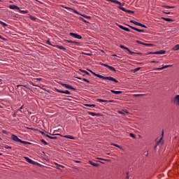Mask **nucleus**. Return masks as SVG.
<instances>
[{"mask_svg": "<svg viewBox=\"0 0 179 179\" xmlns=\"http://www.w3.org/2000/svg\"><path fill=\"white\" fill-rule=\"evenodd\" d=\"M92 73L94 76H95L96 77H98V78H99L101 79L106 80H109V81H113V82H114L115 83H118V81L116 79H115L114 78H113V77H104L103 76H101V75H99V74H96V73H94V72H92Z\"/></svg>", "mask_w": 179, "mask_h": 179, "instance_id": "1", "label": "nucleus"}, {"mask_svg": "<svg viewBox=\"0 0 179 179\" xmlns=\"http://www.w3.org/2000/svg\"><path fill=\"white\" fill-rule=\"evenodd\" d=\"M69 35L77 39H82V36L80 35H78V34H74L73 32H70Z\"/></svg>", "mask_w": 179, "mask_h": 179, "instance_id": "2", "label": "nucleus"}, {"mask_svg": "<svg viewBox=\"0 0 179 179\" xmlns=\"http://www.w3.org/2000/svg\"><path fill=\"white\" fill-rule=\"evenodd\" d=\"M125 25H127V27H130L131 29L138 31V32H144L143 29H138V28H135V27H131V25H129L128 24H125Z\"/></svg>", "mask_w": 179, "mask_h": 179, "instance_id": "3", "label": "nucleus"}, {"mask_svg": "<svg viewBox=\"0 0 179 179\" xmlns=\"http://www.w3.org/2000/svg\"><path fill=\"white\" fill-rule=\"evenodd\" d=\"M100 65L108 68L109 70H110L112 71H115V68H113L112 66H108V65H107L106 64L100 63Z\"/></svg>", "mask_w": 179, "mask_h": 179, "instance_id": "4", "label": "nucleus"}, {"mask_svg": "<svg viewBox=\"0 0 179 179\" xmlns=\"http://www.w3.org/2000/svg\"><path fill=\"white\" fill-rule=\"evenodd\" d=\"M55 91L57 92L58 93H62V94H71V92L66 90V91H62L60 90H58L57 88H55Z\"/></svg>", "mask_w": 179, "mask_h": 179, "instance_id": "5", "label": "nucleus"}, {"mask_svg": "<svg viewBox=\"0 0 179 179\" xmlns=\"http://www.w3.org/2000/svg\"><path fill=\"white\" fill-rule=\"evenodd\" d=\"M11 138H12L14 141H15V142H20V143L22 142V140L20 139L17 136H15V135H14V134H13V135L11 136Z\"/></svg>", "mask_w": 179, "mask_h": 179, "instance_id": "6", "label": "nucleus"}, {"mask_svg": "<svg viewBox=\"0 0 179 179\" xmlns=\"http://www.w3.org/2000/svg\"><path fill=\"white\" fill-rule=\"evenodd\" d=\"M60 85H62L63 87L67 88V89H70V90H76L71 85H69L68 84H64V83H61Z\"/></svg>", "mask_w": 179, "mask_h": 179, "instance_id": "7", "label": "nucleus"}, {"mask_svg": "<svg viewBox=\"0 0 179 179\" xmlns=\"http://www.w3.org/2000/svg\"><path fill=\"white\" fill-rule=\"evenodd\" d=\"M66 43H71V46L73 45V44H76L78 45H80V43L79 42H76L75 41H68V40H66L64 41Z\"/></svg>", "mask_w": 179, "mask_h": 179, "instance_id": "8", "label": "nucleus"}, {"mask_svg": "<svg viewBox=\"0 0 179 179\" xmlns=\"http://www.w3.org/2000/svg\"><path fill=\"white\" fill-rule=\"evenodd\" d=\"M119 8L124 11V12H126L127 13H134V11H131V10H126V8H124V7H119Z\"/></svg>", "mask_w": 179, "mask_h": 179, "instance_id": "9", "label": "nucleus"}, {"mask_svg": "<svg viewBox=\"0 0 179 179\" xmlns=\"http://www.w3.org/2000/svg\"><path fill=\"white\" fill-rule=\"evenodd\" d=\"M9 8L10 9H12V10H20V7H17V6H15V4H11L10 6H9Z\"/></svg>", "mask_w": 179, "mask_h": 179, "instance_id": "10", "label": "nucleus"}, {"mask_svg": "<svg viewBox=\"0 0 179 179\" xmlns=\"http://www.w3.org/2000/svg\"><path fill=\"white\" fill-rule=\"evenodd\" d=\"M96 101H99V102H105V103H113V102H114L113 100L107 101V100L101 99H96Z\"/></svg>", "mask_w": 179, "mask_h": 179, "instance_id": "11", "label": "nucleus"}, {"mask_svg": "<svg viewBox=\"0 0 179 179\" xmlns=\"http://www.w3.org/2000/svg\"><path fill=\"white\" fill-rule=\"evenodd\" d=\"M171 66H172L171 65H166V66H163L162 68H157V69H155L154 70L155 71H162L163 69H167V68H170Z\"/></svg>", "mask_w": 179, "mask_h": 179, "instance_id": "12", "label": "nucleus"}, {"mask_svg": "<svg viewBox=\"0 0 179 179\" xmlns=\"http://www.w3.org/2000/svg\"><path fill=\"white\" fill-rule=\"evenodd\" d=\"M24 159H26V161L30 164H36V162H35L34 161H33L32 159H29V157H24Z\"/></svg>", "mask_w": 179, "mask_h": 179, "instance_id": "13", "label": "nucleus"}, {"mask_svg": "<svg viewBox=\"0 0 179 179\" xmlns=\"http://www.w3.org/2000/svg\"><path fill=\"white\" fill-rule=\"evenodd\" d=\"M117 27L120 28L122 30H124L125 31H130V29L129 28H126V27H123V25H120L119 24H117Z\"/></svg>", "mask_w": 179, "mask_h": 179, "instance_id": "14", "label": "nucleus"}, {"mask_svg": "<svg viewBox=\"0 0 179 179\" xmlns=\"http://www.w3.org/2000/svg\"><path fill=\"white\" fill-rule=\"evenodd\" d=\"M106 1H110V2H112V3H113L120 5V6L122 5V3H120V1H117V0H106Z\"/></svg>", "mask_w": 179, "mask_h": 179, "instance_id": "15", "label": "nucleus"}, {"mask_svg": "<svg viewBox=\"0 0 179 179\" xmlns=\"http://www.w3.org/2000/svg\"><path fill=\"white\" fill-rule=\"evenodd\" d=\"M64 8L68 10H73V12L77 15H80L78 11H76V10H73V8H71V7H64Z\"/></svg>", "mask_w": 179, "mask_h": 179, "instance_id": "16", "label": "nucleus"}, {"mask_svg": "<svg viewBox=\"0 0 179 179\" xmlns=\"http://www.w3.org/2000/svg\"><path fill=\"white\" fill-rule=\"evenodd\" d=\"M126 50L129 52V55H141V53H139V52H131L129 48H126Z\"/></svg>", "mask_w": 179, "mask_h": 179, "instance_id": "17", "label": "nucleus"}, {"mask_svg": "<svg viewBox=\"0 0 179 179\" xmlns=\"http://www.w3.org/2000/svg\"><path fill=\"white\" fill-rule=\"evenodd\" d=\"M166 53L165 50H159L157 52H154V55H164Z\"/></svg>", "mask_w": 179, "mask_h": 179, "instance_id": "18", "label": "nucleus"}, {"mask_svg": "<svg viewBox=\"0 0 179 179\" xmlns=\"http://www.w3.org/2000/svg\"><path fill=\"white\" fill-rule=\"evenodd\" d=\"M130 22L133 23L137 26H140L141 25V22H137V21H134V20H130Z\"/></svg>", "mask_w": 179, "mask_h": 179, "instance_id": "19", "label": "nucleus"}, {"mask_svg": "<svg viewBox=\"0 0 179 179\" xmlns=\"http://www.w3.org/2000/svg\"><path fill=\"white\" fill-rule=\"evenodd\" d=\"M88 114L92 117H94V116H99L100 114H97V113H92V112H88Z\"/></svg>", "mask_w": 179, "mask_h": 179, "instance_id": "20", "label": "nucleus"}, {"mask_svg": "<svg viewBox=\"0 0 179 179\" xmlns=\"http://www.w3.org/2000/svg\"><path fill=\"white\" fill-rule=\"evenodd\" d=\"M65 138H69V139H71V140H75V137L72 136H69V135H66V136H63Z\"/></svg>", "mask_w": 179, "mask_h": 179, "instance_id": "21", "label": "nucleus"}, {"mask_svg": "<svg viewBox=\"0 0 179 179\" xmlns=\"http://www.w3.org/2000/svg\"><path fill=\"white\" fill-rule=\"evenodd\" d=\"M89 164H90L91 165H92V166H95V167L99 166V164L94 163V162H92V161H89Z\"/></svg>", "mask_w": 179, "mask_h": 179, "instance_id": "22", "label": "nucleus"}, {"mask_svg": "<svg viewBox=\"0 0 179 179\" xmlns=\"http://www.w3.org/2000/svg\"><path fill=\"white\" fill-rule=\"evenodd\" d=\"M110 92H111L112 93H113V94H122V92H121V91H114V90H111Z\"/></svg>", "mask_w": 179, "mask_h": 179, "instance_id": "23", "label": "nucleus"}, {"mask_svg": "<svg viewBox=\"0 0 179 179\" xmlns=\"http://www.w3.org/2000/svg\"><path fill=\"white\" fill-rule=\"evenodd\" d=\"M172 50L173 51L179 50V45H175V47L172 48Z\"/></svg>", "mask_w": 179, "mask_h": 179, "instance_id": "24", "label": "nucleus"}, {"mask_svg": "<svg viewBox=\"0 0 179 179\" xmlns=\"http://www.w3.org/2000/svg\"><path fill=\"white\" fill-rule=\"evenodd\" d=\"M174 102H177L179 104V95L176 96L174 98Z\"/></svg>", "mask_w": 179, "mask_h": 179, "instance_id": "25", "label": "nucleus"}, {"mask_svg": "<svg viewBox=\"0 0 179 179\" xmlns=\"http://www.w3.org/2000/svg\"><path fill=\"white\" fill-rule=\"evenodd\" d=\"M120 114H122V115H126L128 113V112L125 110H120L118 112Z\"/></svg>", "mask_w": 179, "mask_h": 179, "instance_id": "26", "label": "nucleus"}, {"mask_svg": "<svg viewBox=\"0 0 179 179\" xmlns=\"http://www.w3.org/2000/svg\"><path fill=\"white\" fill-rule=\"evenodd\" d=\"M0 24H1L3 27H8V24H6V22H3V21L0 20Z\"/></svg>", "mask_w": 179, "mask_h": 179, "instance_id": "27", "label": "nucleus"}, {"mask_svg": "<svg viewBox=\"0 0 179 179\" xmlns=\"http://www.w3.org/2000/svg\"><path fill=\"white\" fill-rule=\"evenodd\" d=\"M164 8L165 9H172V8H174V7H171V6H164Z\"/></svg>", "mask_w": 179, "mask_h": 179, "instance_id": "28", "label": "nucleus"}, {"mask_svg": "<svg viewBox=\"0 0 179 179\" xmlns=\"http://www.w3.org/2000/svg\"><path fill=\"white\" fill-rule=\"evenodd\" d=\"M22 143L24 144V145H31V143H29V142H27V141H21Z\"/></svg>", "mask_w": 179, "mask_h": 179, "instance_id": "29", "label": "nucleus"}, {"mask_svg": "<svg viewBox=\"0 0 179 179\" xmlns=\"http://www.w3.org/2000/svg\"><path fill=\"white\" fill-rule=\"evenodd\" d=\"M143 45L146 47H152L153 45L152 43H143Z\"/></svg>", "mask_w": 179, "mask_h": 179, "instance_id": "30", "label": "nucleus"}, {"mask_svg": "<svg viewBox=\"0 0 179 179\" xmlns=\"http://www.w3.org/2000/svg\"><path fill=\"white\" fill-rule=\"evenodd\" d=\"M85 106L87 107H96V105L94 104H85Z\"/></svg>", "mask_w": 179, "mask_h": 179, "instance_id": "31", "label": "nucleus"}, {"mask_svg": "<svg viewBox=\"0 0 179 179\" xmlns=\"http://www.w3.org/2000/svg\"><path fill=\"white\" fill-rule=\"evenodd\" d=\"M164 20H165L166 22H172L173 20H171V18H163Z\"/></svg>", "mask_w": 179, "mask_h": 179, "instance_id": "32", "label": "nucleus"}, {"mask_svg": "<svg viewBox=\"0 0 179 179\" xmlns=\"http://www.w3.org/2000/svg\"><path fill=\"white\" fill-rule=\"evenodd\" d=\"M22 13H28V10H21L20 8V10H19Z\"/></svg>", "mask_w": 179, "mask_h": 179, "instance_id": "33", "label": "nucleus"}, {"mask_svg": "<svg viewBox=\"0 0 179 179\" xmlns=\"http://www.w3.org/2000/svg\"><path fill=\"white\" fill-rule=\"evenodd\" d=\"M80 71H81L82 73H85V74L87 75V76L90 75V74L89 73V72H87V71H85V70H80Z\"/></svg>", "mask_w": 179, "mask_h": 179, "instance_id": "34", "label": "nucleus"}, {"mask_svg": "<svg viewBox=\"0 0 179 179\" xmlns=\"http://www.w3.org/2000/svg\"><path fill=\"white\" fill-rule=\"evenodd\" d=\"M57 48L59 50H66V49H65V48H64V46H57Z\"/></svg>", "mask_w": 179, "mask_h": 179, "instance_id": "35", "label": "nucleus"}, {"mask_svg": "<svg viewBox=\"0 0 179 179\" xmlns=\"http://www.w3.org/2000/svg\"><path fill=\"white\" fill-rule=\"evenodd\" d=\"M82 16L84 17L86 19H90V20L92 19V17H90L89 15H83Z\"/></svg>", "mask_w": 179, "mask_h": 179, "instance_id": "36", "label": "nucleus"}, {"mask_svg": "<svg viewBox=\"0 0 179 179\" xmlns=\"http://www.w3.org/2000/svg\"><path fill=\"white\" fill-rule=\"evenodd\" d=\"M79 19L80 20H82L83 22H84L85 23H87V21H86V20H85V18H82V17H79Z\"/></svg>", "mask_w": 179, "mask_h": 179, "instance_id": "37", "label": "nucleus"}, {"mask_svg": "<svg viewBox=\"0 0 179 179\" xmlns=\"http://www.w3.org/2000/svg\"><path fill=\"white\" fill-rule=\"evenodd\" d=\"M29 18H30L31 20H34V21L36 20V17H33V15H30Z\"/></svg>", "mask_w": 179, "mask_h": 179, "instance_id": "38", "label": "nucleus"}, {"mask_svg": "<svg viewBox=\"0 0 179 179\" xmlns=\"http://www.w3.org/2000/svg\"><path fill=\"white\" fill-rule=\"evenodd\" d=\"M41 141L43 144H45V145H48V143H47V142H46L45 140H43V139H41Z\"/></svg>", "mask_w": 179, "mask_h": 179, "instance_id": "39", "label": "nucleus"}, {"mask_svg": "<svg viewBox=\"0 0 179 179\" xmlns=\"http://www.w3.org/2000/svg\"><path fill=\"white\" fill-rule=\"evenodd\" d=\"M120 48L124 50H126V48H126V46H124L123 45H120Z\"/></svg>", "mask_w": 179, "mask_h": 179, "instance_id": "40", "label": "nucleus"}, {"mask_svg": "<svg viewBox=\"0 0 179 179\" xmlns=\"http://www.w3.org/2000/svg\"><path fill=\"white\" fill-rule=\"evenodd\" d=\"M26 87V88H27V87H28V86H27V85H17V87Z\"/></svg>", "mask_w": 179, "mask_h": 179, "instance_id": "41", "label": "nucleus"}, {"mask_svg": "<svg viewBox=\"0 0 179 179\" xmlns=\"http://www.w3.org/2000/svg\"><path fill=\"white\" fill-rule=\"evenodd\" d=\"M83 80L86 82L87 83H90V81H89L86 78H83Z\"/></svg>", "mask_w": 179, "mask_h": 179, "instance_id": "42", "label": "nucleus"}, {"mask_svg": "<svg viewBox=\"0 0 179 179\" xmlns=\"http://www.w3.org/2000/svg\"><path fill=\"white\" fill-rule=\"evenodd\" d=\"M129 136L133 138H136V136L134 134H130Z\"/></svg>", "mask_w": 179, "mask_h": 179, "instance_id": "43", "label": "nucleus"}, {"mask_svg": "<svg viewBox=\"0 0 179 179\" xmlns=\"http://www.w3.org/2000/svg\"><path fill=\"white\" fill-rule=\"evenodd\" d=\"M136 42L138 43V44H141L143 45V42H141V41H136Z\"/></svg>", "mask_w": 179, "mask_h": 179, "instance_id": "44", "label": "nucleus"}, {"mask_svg": "<svg viewBox=\"0 0 179 179\" xmlns=\"http://www.w3.org/2000/svg\"><path fill=\"white\" fill-rule=\"evenodd\" d=\"M45 43L49 45H52V43H51L50 41H46Z\"/></svg>", "mask_w": 179, "mask_h": 179, "instance_id": "45", "label": "nucleus"}, {"mask_svg": "<svg viewBox=\"0 0 179 179\" xmlns=\"http://www.w3.org/2000/svg\"><path fill=\"white\" fill-rule=\"evenodd\" d=\"M4 148L6 149H12V148L10 147L9 145H4Z\"/></svg>", "mask_w": 179, "mask_h": 179, "instance_id": "46", "label": "nucleus"}, {"mask_svg": "<svg viewBox=\"0 0 179 179\" xmlns=\"http://www.w3.org/2000/svg\"><path fill=\"white\" fill-rule=\"evenodd\" d=\"M50 138L55 140V139H57V137H56V136H50Z\"/></svg>", "mask_w": 179, "mask_h": 179, "instance_id": "47", "label": "nucleus"}, {"mask_svg": "<svg viewBox=\"0 0 179 179\" xmlns=\"http://www.w3.org/2000/svg\"><path fill=\"white\" fill-rule=\"evenodd\" d=\"M145 94H135L134 96H144Z\"/></svg>", "mask_w": 179, "mask_h": 179, "instance_id": "48", "label": "nucleus"}, {"mask_svg": "<svg viewBox=\"0 0 179 179\" xmlns=\"http://www.w3.org/2000/svg\"><path fill=\"white\" fill-rule=\"evenodd\" d=\"M30 84L33 86H35V87H38V85H36L35 83L31 82Z\"/></svg>", "mask_w": 179, "mask_h": 179, "instance_id": "49", "label": "nucleus"}, {"mask_svg": "<svg viewBox=\"0 0 179 179\" xmlns=\"http://www.w3.org/2000/svg\"><path fill=\"white\" fill-rule=\"evenodd\" d=\"M112 145H114L115 147H117V148H121V147L119 146V145H117V144H112Z\"/></svg>", "mask_w": 179, "mask_h": 179, "instance_id": "50", "label": "nucleus"}, {"mask_svg": "<svg viewBox=\"0 0 179 179\" xmlns=\"http://www.w3.org/2000/svg\"><path fill=\"white\" fill-rule=\"evenodd\" d=\"M141 27H143V28H147L146 25H144L143 24H141Z\"/></svg>", "mask_w": 179, "mask_h": 179, "instance_id": "51", "label": "nucleus"}, {"mask_svg": "<svg viewBox=\"0 0 179 179\" xmlns=\"http://www.w3.org/2000/svg\"><path fill=\"white\" fill-rule=\"evenodd\" d=\"M141 69L140 68H137L134 69V72H137L138 71H139Z\"/></svg>", "mask_w": 179, "mask_h": 179, "instance_id": "52", "label": "nucleus"}, {"mask_svg": "<svg viewBox=\"0 0 179 179\" xmlns=\"http://www.w3.org/2000/svg\"><path fill=\"white\" fill-rule=\"evenodd\" d=\"M0 39H1V40H6V38H3V36H1V35H0Z\"/></svg>", "mask_w": 179, "mask_h": 179, "instance_id": "53", "label": "nucleus"}, {"mask_svg": "<svg viewBox=\"0 0 179 179\" xmlns=\"http://www.w3.org/2000/svg\"><path fill=\"white\" fill-rule=\"evenodd\" d=\"M163 136H164V132L162 131V137L160 138V140H159V142L161 141V140L162 139Z\"/></svg>", "mask_w": 179, "mask_h": 179, "instance_id": "54", "label": "nucleus"}, {"mask_svg": "<svg viewBox=\"0 0 179 179\" xmlns=\"http://www.w3.org/2000/svg\"><path fill=\"white\" fill-rule=\"evenodd\" d=\"M128 175H129V172L127 173V179H129V176Z\"/></svg>", "mask_w": 179, "mask_h": 179, "instance_id": "55", "label": "nucleus"}, {"mask_svg": "<svg viewBox=\"0 0 179 179\" xmlns=\"http://www.w3.org/2000/svg\"><path fill=\"white\" fill-rule=\"evenodd\" d=\"M152 63H154V64H157L158 62H156V61H152Z\"/></svg>", "mask_w": 179, "mask_h": 179, "instance_id": "56", "label": "nucleus"}, {"mask_svg": "<svg viewBox=\"0 0 179 179\" xmlns=\"http://www.w3.org/2000/svg\"><path fill=\"white\" fill-rule=\"evenodd\" d=\"M45 136L46 137L49 138H50V137H51L50 136H49V135H48V134H45Z\"/></svg>", "mask_w": 179, "mask_h": 179, "instance_id": "57", "label": "nucleus"}, {"mask_svg": "<svg viewBox=\"0 0 179 179\" xmlns=\"http://www.w3.org/2000/svg\"><path fill=\"white\" fill-rule=\"evenodd\" d=\"M148 55H154V52H148Z\"/></svg>", "mask_w": 179, "mask_h": 179, "instance_id": "58", "label": "nucleus"}, {"mask_svg": "<svg viewBox=\"0 0 179 179\" xmlns=\"http://www.w3.org/2000/svg\"><path fill=\"white\" fill-rule=\"evenodd\" d=\"M58 166H60V167H62L64 168V166L63 165H59V164H57Z\"/></svg>", "mask_w": 179, "mask_h": 179, "instance_id": "59", "label": "nucleus"}, {"mask_svg": "<svg viewBox=\"0 0 179 179\" xmlns=\"http://www.w3.org/2000/svg\"><path fill=\"white\" fill-rule=\"evenodd\" d=\"M36 80H37L38 81H41L42 79H41V78H37Z\"/></svg>", "mask_w": 179, "mask_h": 179, "instance_id": "60", "label": "nucleus"}, {"mask_svg": "<svg viewBox=\"0 0 179 179\" xmlns=\"http://www.w3.org/2000/svg\"><path fill=\"white\" fill-rule=\"evenodd\" d=\"M41 133L43 135H45V132L44 131H41Z\"/></svg>", "mask_w": 179, "mask_h": 179, "instance_id": "61", "label": "nucleus"}, {"mask_svg": "<svg viewBox=\"0 0 179 179\" xmlns=\"http://www.w3.org/2000/svg\"><path fill=\"white\" fill-rule=\"evenodd\" d=\"M23 108V106H22L20 108V110H22Z\"/></svg>", "mask_w": 179, "mask_h": 179, "instance_id": "62", "label": "nucleus"}, {"mask_svg": "<svg viewBox=\"0 0 179 179\" xmlns=\"http://www.w3.org/2000/svg\"><path fill=\"white\" fill-rule=\"evenodd\" d=\"M76 162H77V163H80V161H76Z\"/></svg>", "mask_w": 179, "mask_h": 179, "instance_id": "63", "label": "nucleus"}, {"mask_svg": "<svg viewBox=\"0 0 179 179\" xmlns=\"http://www.w3.org/2000/svg\"><path fill=\"white\" fill-rule=\"evenodd\" d=\"M77 78L79 79V80H82V78H78V77H77Z\"/></svg>", "mask_w": 179, "mask_h": 179, "instance_id": "64", "label": "nucleus"}]
</instances>
